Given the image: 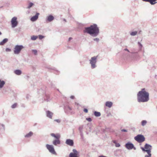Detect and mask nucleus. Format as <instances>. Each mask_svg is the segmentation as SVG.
I'll list each match as a JSON object with an SVG mask.
<instances>
[{"label":"nucleus","mask_w":157,"mask_h":157,"mask_svg":"<svg viewBox=\"0 0 157 157\" xmlns=\"http://www.w3.org/2000/svg\"><path fill=\"white\" fill-rule=\"evenodd\" d=\"M137 33V32L135 31L134 32H132L130 33V34L132 36H135L136 35Z\"/></svg>","instance_id":"obj_27"},{"label":"nucleus","mask_w":157,"mask_h":157,"mask_svg":"<svg viewBox=\"0 0 157 157\" xmlns=\"http://www.w3.org/2000/svg\"><path fill=\"white\" fill-rule=\"evenodd\" d=\"M121 131L122 132H127V130L125 129H122L121 130Z\"/></svg>","instance_id":"obj_44"},{"label":"nucleus","mask_w":157,"mask_h":157,"mask_svg":"<svg viewBox=\"0 0 157 157\" xmlns=\"http://www.w3.org/2000/svg\"><path fill=\"white\" fill-rule=\"evenodd\" d=\"M46 147L47 149L51 153L56 155V152L54 149V147L52 145H49L47 144Z\"/></svg>","instance_id":"obj_6"},{"label":"nucleus","mask_w":157,"mask_h":157,"mask_svg":"<svg viewBox=\"0 0 157 157\" xmlns=\"http://www.w3.org/2000/svg\"><path fill=\"white\" fill-rule=\"evenodd\" d=\"M81 136V139L82 141H84L85 140L83 132L80 133Z\"/></svg>","instance_id":"obj_26"},{"label":"nucleus","mask_w":157,"mask_h":157,"mask_svg":"<svg viewBox=\"0 0 157 157\" xmlns=\"http://www.w3.org/2000/svg\"><path fill=\"white\" fill-rule=\"evenodd\" d=\"M113 103L110 101H107L105 103V106L109 108H111L113 105Z\"/></svg>","instance_id":"obj_18"},{"label":"nucleus","mask_w":157,"mask_h":157,"mask_svg":"<svg viewBox=\"0 0 157 157\" xmlns=\"http://www.w3.org/2000/svg\"><path fill=\"white\" fill-rule=\"evenodd\" d=\"M93 40L94 41H96L97 43H98L100 40L98 38H94L93 39Z\"/></svg>","instance_id":"obj_34"},{"label":"nucleus","mask_w":157,"mask_h":157,"mask_svg":"<svg viewBox=\"0 0 157 157\" xmlns=\"http://www.w3.org/2000/svg\"><path fill=\"white\" fill-rule=\"evenodd\" d=\"M40 40H42V39L44 37V36H43L42 35H39L38 36Z\"/></svg>","instance_id":"obj_37"},{"label":"nucleus","mask_w":157,"mask_h":157,"mask_svg":"<svg viewBox=\"0 0 157 157\" xmlns=\"http://www.w3.org/2000/svg\"><path fill=\"white\" fill-rule=\"evenodd\" d=\"M24 48V47L22 45H16L14 48L13 52L15 54H18L21 50Z\"/></svg>","instance_id":"obj_5"},{"label":"nucleus","mask_w":157,"mask_h":157,"mask_svg":"<svg viewBox=\"0 0 157 157\" xmlns=\"http://www.w3.org/2000/svg\"><path fill=\"white\" fill-rule=\"evenodd\" d=\"M2 34V33L1 32H0V35H1Z\"/></svg>","instance_id":"obj_51"},{"label":"nucleus","mask_w":157,"mask_h":157,"mask_svg":"<svg viewBox=\"0 0 157 157\" xmlns=\"http://www.w3.org/2000/svg\"><path fill=\"white\" fill-rule=\"evenodd\" d=\"M140 148L143 152H146L147 154V155H146L144 156V157H151V151L152 149V146L151 145L146 144L144 147H141Z\"/></svg>","instance_id":"obj_3"},{"label":"nucleus","mask_w":157,"mask_h":157,"mask_svg":"<svg viewBox=\"0 0 157 157\" xmlns=\"http://www.w3.org/2000/svg\"><path fill=\"white\" fill-rule=\"evenodd\" d=\"M137 100L139 102H144L149 100V94L146 91L145 88H143L137 94Z\"/></svg>","instance_id":"obj_2"},{"label":"nucleus","mask_w":157,"mask_h":157,"mask_svg":"<svg viewBox=\"0 0 157 157\" xmlns=\"http://www.w3.org/2000/svg\"><path fill=\"white\" fill-rule=\"evenodd\" d=\"M113 142L115 144L116 147H119L120 146V144L119 143H117L116 140H113Z\"/></svg>","instance_id":"obj_25"},{"label":"nucleus","mask_w":157,"mask_h":157,"mask_svg":"<svg viewBox=\"0 0 157 157\" xmlns=\"http://www.w3.org/2000/svg\"><path fill=\"white\" fill-rule=\"evenodd\" d=\"M94 115L97 117H100L101 115V113L99 112L95 111L94 113Z\"/></svg>","instance_id":"obj_23"},{"label":"nucleus","mask_w":157,"mask_h":157,"mask_svg":"<svg viewBox=\"0 0 157 157\" xmlns=\"http://www.w3.org/2000/svg\"><path fill=\"white\" fill-rule=\"evenodd\" d=\"M8 39L7 38L4 39L2 41L0 42V45H4L8 41Z\"/></svg>","instance_id":"obj_21"},{"label":"nucleus","mask_w":157,"mask_h":157,"mask_svg":"<svg viewBox=\"0 0 157 157\" xmlns=\"http://www.w3.org/2000/svg\"><path fill=\"white\" fill-rule=\"evenodd\" d=\"M39 15V13H37L35 16L31 17V20L32 21H35L37 19Z\"/></svg>","instance_id":"obj_15"},{"label":"nucleus","mask_w":157,"mask_h":157,"mask_svg":"<svg viewBox=\"0 0 157 157\" xmlns=\"http://www.w3.org/2000/svg\"><path fill=\"white\" fill-rule=\"evenodd\" d=\"M71 39H72V38L71 37H70L69 38V41H70Z\"/></svg>","instance_id":"obj_46"},{"label":"nucleus","mask_w":157,"mask_h":157,"mask_svg":"<svg viewBox=\"0 0 157 157\" xmlns=\"http://www.w3.org/2000/svg\"><path fill=\"white\" fill-rule=\"evenodd\" d=\"M138 46H139V48L140 50H141L142 49V48L143 47V45L141 44L139 42H138Z\"/></svg>","instance_id":"obj_31"},{"label":"nucleus","mask_w":157,"mask_h":157,"mask_svg":"<svg viewBox=\"0 0 157 157\" xmlns=\"http://www.w3.org/2000/svg\"><path fill=\"white\" fill-rule=\"evenodd\" d=\"M72 107L68 105H66L64 106V110L65 113L67 114H71L72 113Z\"/></svg>","instance_id":"obj_9"},{"label":"nucleus","mask_w":157,"mask_h":157,"mask_svg":"<svg viewBox=\"0 0 157 157\" xmlns=\"http://www.w3.org/2000/svg\"><path fill=\"white\" fill-rule=\"evenodd\" d=\"M53 113L49 110H47L46 111V116L48 118L52 119Z\"/></svg>","instance_id":"obj_12"},{"label":"nucleus","mask_w":157,"mask_h":157,"mask_svg":"<svg viewBox=\"0 0 157 157\" xmlns=\"http://www.w3.org/2000/svg\"><path fill=\"white\" fill-rule=\"evenodd\" d=\"M32 51L33 53L35 55H37V51L36 50H32Z\"/></svg>","instance_id":"obj_36"},{"label":"nucleus","mask_w":157,"mask_h":157,"mask_svg":"<svg viewBox=\"0 0 157 157\" xmlns=\"http://www.w3.org/2000/svg\"><path fill=\"white\" fill-rule=\"evenodd\" d=\"M5 82L3 81H1V79H0V88L1 89L2 88L5 84Z\"/></svg>","instance_id":"obj_22"},{"label":"nucleus","mask_w":157,"mask_h":157,"mask_svg":"<svg viewBox=\"0 0 157 157\" xmlns=\"http://www.w3.org/2000/svg\"><path fill=\"white\" fill-rule=\"evenodd\" d=\"M17 20V17H14L12 18L11 21L12 28H15L17 25L18 22Z\"/></svg>","instance_id":"obj_8"},{"label":"nucleus","mask_w":157,"mask_h":157,"mask_svg":"<svg viewBox=\"0 0 157 157\" xmlns=\"http://www.w3.org/2000/svg\"><path fill=\"white\" fill-rule=\"evenodd\" d=\"M133 148L134 149V150H135L136 149V148L134 147Z\"/></svg>","instance_id":"obj_49"},{"label":"nucleus","mask_w":157,"mask_h":157,"mask_svg":"<svg viewBox=\"0 0 157 157\" xmlns=\"http://www.w3.org/2000/svg\"><path fill=\"white\" fill-rule=\"evenodd\" d=\"M66 144L70 146H73L74 145V142L73 140L70 139H67L66 141Z\"/></svg>","instance_id":"obj_14"},{"label":"nucleus","mask_w":157,"mask_h":157,"mask_svg":"<svg viewBox=\"0 0 157 157\" xmlns=\"http://www.w3.org/2000/svg\"><path fill=\"white\" fill-rule=\"evenodd\" d=\"M50 100V99H48V98H47V99H46V101H49Z\"/></svg>","instance_id":"obj_47"},{"label":"nucleus","mask_w":157,"mask_h":157,"mask_svg":"<svg viewBox=\"0 0 157 157\" xmlns=\"http://www.w3.org/2000/svg\"><path fill=\"white\" fill-rule=\"evenodd\" d=\"M17 103H14L11 105V107L12 109H14L17 107Z\"/></svg>","instance_id":"obj_32"},{"label":"nucleus","mask_w":157,"mask_h":157,"mask_svg":"<svg viewBox=\"0 0 157 157\" xmlns=\"http://www.w3.org/2000/svg\"><path fill=\"white\" fill-rule=\"evenodd\" d=\"M147 122L146 120H143L141 122V124L142 126H144L147 124Z\"/></svg>","instance_id":"obj_24"},{"label":"nucleus","mask_w":157,"mask_h":157,"mask_svg":"<svg viewBox=\"0 0 157 157\" xmlns=\"http://www.w3.org/2000/svg\"><path fill=\"white\" fill-rule=\"evenodd\" d=\"M124 56L127 59L130 57L131 56L129 53H126L124 55Z\"/></svg>","instance_id":"obj_33"},{"label":"nucleus","mask_w":157,"mask_h":157,"mask_svg":"<svg viewBox=\"0 0 157 157\" xmlns=\"http://www.w3.org/2000/svg\"><path fill=\"white\" fill-rule=\"evenodd\" d=\"M38 36H33L31 37V39L33 40H36Z\"/></svg>","instance_id":"obj_29"},{"label":"nucleus","mask_w":157,"mask_h":157,"mask_svg":"<svg viewBox=\"0 0 157 157\" xmlns=\"http://www.w3.org/2000/svg\"><path fill=\"white\" fill-rule=\"evenodd\" d=\"M54 121H55L58 123H59L61 122V120L60 119H55L54 120Z\"/></svg>","instance_id":"obj_40"},{"label":"nucleus","mask_w":157,"mask_h":157,"mask_svg":"<svg viewBox=\"0 0 157 157\" xmlns=\"http://www.w3.org/2000/svg\"><path fill=\"white\" fill-rule=\"evenodd\" d=\"M83 32L89 34L94 37L97 36L100 33L99 27L95 24H94L89 27L85 28Z\"/></svg>","instance_id":"obj_1"},{"label":"nucleus","mask_w":157,"mask_h":157,"mask_svg":"<svg viewBox=\"0 0 157 157\" xmlns=\"http://www.w3.org/2000/svg\"><path fill=\"white\" fill-rule=\"evenodd\" d=\"M125 147L128 149H132L134 147V145L132 143L128 142L126 144Z\"/></svg>","instance_id":"obj_13"},{"label":"nucleus","mask_w":157,"mask_h":157,"mask_svg":"<svg viewBox=\"0 0 157 157\" xmlns=\"http://www.w3.org/2000/svg\"><path fill=\"white\" fill-rule=\"evenodd\" d=\"M83 126H81L79 127L78 128V130H79L80 133L83 132Z\"/></svg>","instance_id":"obj_28"},{"label":"nucleus","mask_w":157,"mask_h":157,"mask_svg":"<svg viewBox=\"0 0 157 157\" xmlns=\"http://www.w3.org/2000/svg\"><path fill=\"white\" fill-rule=\"evenodd\" d=\"M75 105H79V104H78V103H76V102H75Z\"/></svg>","instance_id":"obj_48"},{"label":"nucleus","mask_w":157,"mask_h":157,"mask_svg":"<svg viewBox=\"0 0 157 157\" xmlns=\"http://www.w3.org/2000/svg\"><path fill=\"white\" fill-rule=\"evenodd\" d=\"M86 120L89 122H91L92 121V119L90 117L86 118Z\"/></svg>","instance_id":"obj_39"},{"label":"nucleus","mask_w":157,"mask_h":157,"mask_svg":"<svg viewBox=\"0 0 157 157\" xmlns=\"http://www.w3.org/2000/svg\"><path fill=\"white\" fill-rule=\"evenodd\" d=\"M135 140L139 143H142L145 140V138L143 135L139 134L134 137Z\"/></svg>","instance_id":"obj_7"},{"label":"nucleus","mask_w":157,"mask_h":157,"mask_svg":"<svg viewBox=\"0 0 157 157\" xmlns=\"http://www.w3.org/2000/svg\"><path fill=\"white\" fill-rule=\"evenodd\" d=\"M83 111L86 113H87L88 112V110L86 109H84L83 110Z\"/></svg>","instance_id":"obj_42"},{"label":"nucleus","mask_w":157,"mask_h":157,"mask_svg":"<svg viewBox=\"0 0 157 157\" xmlns=\"http://www.w3.org/2000/svg\"><path fill=\"white\" fill-rule=\"evenodd\" d=\"M124 51H127L128 52V53H130L131 54H134V52H130L129 51L127 48H125L124 49Z\"/></svg>","instance_id":"obj_38"},{"label":"nucleus","mask_w":157,"mask_h":157,"mask_svg":"<svg viewBox=\"0 0 157 157\" xmlns=\"http://www.w3.org/2000/svg\"><path fill=\"white\" fill-rule=\"evenodd\" d=\"M63 21H66V19H63Z\"/></svg>","instance_id":"obj_50"},{"label":"nucleus","mask_w":157,"mask_h":157,"mask_svg":"<svg viewBox=\"0 0 157 157\" xmlns=\"http://www.w3.org/2000/svg\"><path fill=\"white\" fill-rule=\"evenodd\" d=\"M33 135V133L32 132L30 131L29 133L25 134L24 137L26 138H31Z\"/></svg>","instance_id":"obj_16"},{"label":"nucleus","mask_w":157,"mask_h":157,"mask_svg":"<svg viewBox=\"0 0 157 157\" xmlns=\"http://www.w3.org/2000/svg\"><path fill=\"white\" fill-rule=\"evenodd\" d=\"M54 19V18L52 15H50L46 17L45 21L47 22H51Z\"/></svg>","instance_id":"obj_10"},{"label":"nucleus","mask_w":157,"mask_h":157,"mask_svg":"<svg viewBox=\"0 0 157 157\" xmlns=\"http://www.w3.org/2000/svg\"><path fill=\"white\" fill-rule=\"evenodd\" d=\"M98 57V56H94L91 57L89 60V64L91 69H94L97 67Z\"/></svg>","instance_id":"obj_4"},{"label":"nucleus","mask_w":157,"mask_h":157,"mask_svg":"<svg viewBox=\"0 0 157 157\" xmlns=\"http://www.w3.org/2000/svg\"><path fill=\"white\" fill-rule=\"evenodd\" d=\"M70 98L71 99H73L75 98V97L74 96L72 95L70 96Z\"/></svg>","instance_id":"obj_45"},{"label":"nucleus","mask_w":157,"mask_h":157,"mask_svg":"<svg viewBox=\"0 0 157 157\" xmlns=\"http://www.w3.org/2000/svg\"><path fill=\"white\" fill-rule=\"evenodd\" d=\"M143 1L148 2L150 3L152 5H153L156 3L157 2H156L157 0H142Z\"/></svg>","instance_id":"obj_19"},{"label":"nucleus","mask_w":157,"mask_h":157,"mask_svg":"<svg viewBox=\"0 0 157 157\" xmlns=\"http://www.w3.org/2000/svg\"><path fill=\"white\" fill-rule=\"evenodd\" d=\"M52 144L54 145L57 146L60 144V141L59 140L56 139L52 141Z\"/></svg>","instance_id":"obj_17"},{"label":"nucleus","mask_w":157,"mask_h":157,"mask_svg":"<svg viewBox=\"0 0 157 157\" xmlns=\"http://www.w3.org/2000/svg\"><path fill=\"white\" fill-rule=\"evenodd\" d=\"M5 130V125L3 124L0 123V135L4 133Z\"/></svg>","instance_id":"obj_11"},{"label":"nucleus","mask_w":157,"mask_h":157,"mask_svg":"<svg viewBox=\"0 0 157 157\" xmlns=\"http://www.w3.org/2000/svg\"><path fill=\"white\" fill-rule=\"evenodd\" d=\"M50 135L51 136L53 137H55V136L56 135L54 133H52Z\"/></svg>","instance_id":"obj_43"},{"label":"nucleus","mask_w":157,"mask_h":157,"mask_svg":"<svg viewBox=\"0 0 157 157\" xmlns=\"http://www.w3.org/2000/svg\"><path fill=\"white\" fill-rule=\"evenodd\" d=\"M6 51L7 52H9L11 51V49L9 48H6Z\"/></svg>","instance_id":"obj_41"},{"label":"nucleus","mask_w":157,"mask_h":157,"mask_svg":"<svg viewBox=\"0 0 157 157\" xmlns=\"http://www.w3.org/2000/svg\"><path fill=\"white\" fill-rule=\"evenodd\" d=\"M14 73L17 75H20L22 73L21 71L20 70H16L14 71Z\"/></svg>","instance_id":"obj_20"},{"label":"nucleus","mask_w":157,"mask_h":157,"mask_svg":"<svg viewBox=\"0 0 157 157\" xmlns=\"http://www.w3.org/2000/svg\"><path fill=\"white\" fill-rule=\"evenodd\" d=\"M60 136L59 135V134H56L55 138L56 139H58V140H59V139L60 138Z\"/></svg>","instance_id":"obj_35"},{"label":"nucleus","mask_w":157,"mask_h":157,"mask_svg":"<svg viewBox=\"0 0 157 157\" xmlns=\"http://www.w3.org/2000/svg\"><path fill=\"white\" fill-rule=\"evenodd\" d=\"M34 4L32 2H30L28 5V6L27 7L28 9L30 8Z\"/></svg>","instance_id":"obj_30"}]
</instances>
